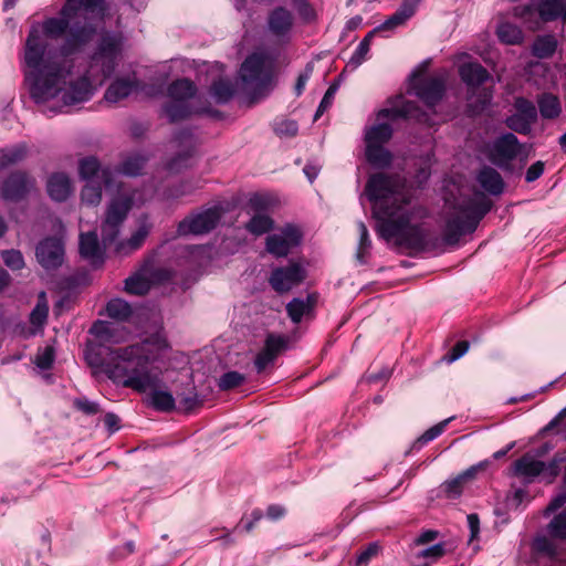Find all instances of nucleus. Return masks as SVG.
<instances>
[{
    "label": "nucleus",
    "instance_id": "nucleus-1",
    "mask_svg": "<svg viewBox=\"0 0 566 566\" xmlns=\"http://www.w3.org/2000/svg\"><path fill=\"white\" fill-rule=\"evenodd\" d=\"M104 0H67L61 17L49 18L42 29L46 38L64 41L54 54L45 51L36 36L27 40L24 60L30 96L43 104L63 92L62 104L50 107L62 113L66 106L88 101L95 85H102L116 70L123 51L120 32L102 30L87 18L88 12H102Z\"/></svg>",
    "mask_w": 566,
    "mask_h": 566
},
{
    "label": "nucleus",
    "instance_id": "nucleus-2",
    "mask_svg": "<svg viewBox=\"0 0 566 566\" xmlns=\"http://www.w3.org/2000/svg\"><path fill=\"white\" fill-rule=\"evenodd\" d=\"M366 193L373 203L376 230L382 239H396L399 245L415 251L429 248L427 230L420 226H410L411 220L424 218L427 210L420 206H411L410 198L397 179L381 172L375 174L366 184Z\"/></svg>",
    "mask_w": 566,
    "mask_h": 566
},
{
    "label": "nucleus",
    "instance_id": "nucleus-3",
    "mask_svg": "<svg viewBox=\"0 0 566 566\" xmlns=\"http://www.w3.org/2000/svg\"><path fill=\"white\" fill-rule=\"evenodd\" d=\"M87 365L94 374H105L113 382L146 392L157 384L158 373L150 365V350L146 344L112 348L104 344H91L84 350Z\"/></svg>",
    "mask_w": 566,
    "mask_h": 566
},
{
    "label": "nucleus",
    "instance_id": "nucleus-4",
    "mask_svg": "<svg viewBox=\"0 0 566 566\" xmlns=\"http://www.w3.org/2000/svg\"><path fill=\"white\" fill-rule=\"evenodd\" d=\"M490 202L481 197H467L457 201L453 212L447 217L442 240L447 245L458 244L465 233L475 231L480 221L490 211Z\"/></svg>",
    "mask_w": 566,
    "mask_h": 566
},
{
    "label": "nucleus",
    "instance_id": "nucleus-5",
    "mask_svg": "<svg viewBox=\"0 0 566 566\" xmlns=\"http://www.w3.org/2000/svg\"><path fill=\"white\" fill-rule=\"evenodd\" d=\"M420 1L421 0H403L394 14L366 34L353 53L346 67L352 70L357 69L366 60L375 34L380 31H392L396 28L403 25L416 13Z\"/></svg>",
    "mask_w": 566,
    "mask_h": 566
},
{
    "label": "nucleus",
    "instance_id": "nucleus-6",
    "mask_svg": "<svg viewBox=\"0 0 566 566\" xmlns=\"http://www.w3.org/2000/svg\"><path fill=\"white\" fill-rule=\"evenodd\" d=\"M239 76L253 97L262 96L272 85V63L264 54L252 53L241 64Z\"/></svg>",
    "mask_w": 566,
    "mask_h": 566
},
{
    "label": "nucleus",
    "instance_id": "nucleus-7",
    "mask_svg": "<svg viewBox=\"0 0 566 566\" xmlns=\"http://www.w3.org/2000/svg\"><path fill=\"white\" fill-rule=\"evenodd\" d=\"M562 12L563 0H530L526 4L514 8V15L532 31L558 20Z\"/></svg>",
    "mask_w": 566,
    "mask_h": 566
},
{
    "label": "nucleus",
    "instance_id": "nucleus-8",
    "mask_svg": "<svg viewBox=\"0 0 566 566\" xmlns=\"http://www.w3.org/2000/svg\"><path fill=\"white\" fill-rule=\"evenodd\" d=\"M229 211V208L219 202L210 208L203 209L197 213H191L178 223V235L206 234L212 231L219 223L222 216Z\"/></svg>",
    "mask_w": 566,
    "mask_h": 566
},
{
    "label": "nucleus",
    "instance_id": "nucleus-9",
    "mask_svg": "<svg viewBox=\"0 0 566 566\" xmlns=\"http://www.w3.org/2000/svg\"><path fill=\"white\" fill-rule=\"evenodd\" d=\"M514 112L504 119V125L510 133H516L523 136H530L533 126L538 120L536 105L528 98L516 96L513 102Z\"/></svg>",
    "mask_w": 566,
    "mask_h": 566
},
{
    "label": "nucleus",
    "instance_id": "nucleus-10",
    "mask_svg": "<svg viewBox=\"0 0 566 566\" xmlns=\"http://www.w3.org/2000/svg\"><path fill=\"white\" fill-rule=\"evenodd\" d=\"M132 206L133 200L128 196H118L111 201L101 228L102 242L105 248L113 244L117 239L120 226L132 209Z\"/></svg>",
    "mask_w": 566,
    "mask_h": 566
},
{
    "label": "nucleus",
    "instance_id": "nucleus-11",
    "mask_svg": "<svg viewBox=\"0 0 566 566\" xmlns=\"http://www.w3.org/2000/svg\"><path fill=\"white\" fill-rule=\"evenodd\" d=\"M295 17L286 7L277 6L268 12L265 30L277 44L285 45L292 41Z\"/></svg>",
    "mask_w": 566,
    "mask_h": 566
},
{
    "label": "nucleus",
    "instance_id": "nucleus-12",
    "mask_svg": "<svg viewBox=\"0 0 566 566\" xmlns=\"http://www.w3.org/2000/svg\"><path fill=\"white\" fill-rule=\"evenodd\" d=\"M169 279L168 270L154 268L151 262H146L137 273L126 279L125 291L133 295H145L151 284L166 282Z\"/></svg>",
    "mask_w": 566,
    "mask_h": 566
},
{
    "label": "nucleus",
    "instance_id": "nucleus-13",
    "mask_svg": "<svg viewBox=\"0 0 566 566\" xmlns=\"http://www.w3.org/2000/svg\"><path fill=\"white\" fill-rule=\"evenodd\" d=\"M522 144L513 133H504L497 136L489 149L490 161L499 168H507L518 156Z\"/></svg>",
    "mask_w": 566,
    "mask_h": 566
},
{
    "label": "nucleus",
    "instance_id": "nucleus-14",
    "mask_svg": "<svg viewBox=\"0 0 566 566\" xmlns=\"http://www.w3.org/2000/svg\"><path fill=\"white\" fill-rule=\"evenodd\" d=\"M377 117L378 119L385 118L391 122L397 119H413L420 124L431 125V116L429 113L422 111L416 102L405 99L401 96L396 98L391 107L380 109Z\"/></svg>",
    "mask_w": 566,
    "mask_h": 566
},
{
    "label": "nucleus",
    "instance_id": "nucleus-15",
    "mask_svg": "<svg viewBox=\"0 0 566 566\" xmlns=\"http://www.w3.org/2000/svg\"><path fill=\"white\" fill-rule=\"evenodd\" d=\"M306 279V270L298 262H290L286 266L272 270L269 284L279 294L291 291Z\"/></svg>",
    "mask_w": 566,
    "mask_h": 566
},
{
    "label": "nucleus",
    "instance_id": "nucleus-16",
    "mask_svg": "<svg viewBox=\"0 0 566 566\" xmlns=\"http://www.w3.org/2000/svg\"><path fill=\"white\" fill-rule=\"evenodd\" d=\"M302 232L293 224H286L279 233L266 237L265 249L275 258H285L289 253L300 245Z\"/></svg>",
    "mask_w": 566,
    "mask_h": 566
},
{
    "label": "nucleus",
    "instance_id": "nucleus-17",
    "mask_svg": "<svg viewBox=\"0 0 566 566\" xmlns=\"http://www.w3.org/2000/svg\"><path fill=\"white\" fill-rule=\"evenodd\" d=\"M35 186V179L28 172L15 170L11 172L1 186V197L7 201L23 200Z\"/></svg>",
    "mask_w": 566,
    "mask_h": 566
},
{
    "label": "nucleus",
    "instance_id": "nucleus-18",
    "mask_svg": "<svg viewBox=\"0 0 566 566\" xmlns=\"http://www.w3.org/2000/svg\"><path fill=\"white\" fill-rule=\"evenodd\" d=\"M38 262L45 270H55L64 261V244L61 239L48 237L39 242L35 249Z\"/></svg>",
    "mask_w": 566,
    "mask_h": 566
},
{
    "label": "nucleus",
    "instance_id": "nucleus-19",
    "mask_svg": "<svg viewBox=\"0 0 566 566\" xmlns=\"http://www.w3.org/2000/svg\"><path fill=\"white\" fill-rule=\"evenodd\" d=\"M549 450L548 444H544L537 454L526 452L513 462V474L524 480L525 483H532L545 470V462L537 459Z\"/></svg>",
    "mask_w": 566,
    "mask_h": 566
},
{
    "label": "nucleus",
    "instance_id": "nucleus-20",
    "mask_svg": "<svg viewBox=\"0 0 566 566\" xmlns=\"http://www.w3.org/2000/svg\"><path fill=\"white\" fill-rule=\"evenodd\" d=\"M176 142L181 148L168 163L170 172H180L193 164L195 139L190 129H182L176 135Z\"/></svg>",
    "mask_w": 566,
    "mask_h": 566
},
{
    "label": "nucleus",
    "instance_id": "nucleus-21",
    "mask_svg": "<svg viewBox=\"0 0 566 566\" xmlns=\"http://www.w3.org/2000/svg\"><path fill=\"white\" fill-rule=\"evenodd\" d=\"M413 90L429 108H433L444 95L446 83L442 77H421L415 81Z\"/></svg>",
    "mask_w": 566,
    "mask_h": 566
},
{
    "label": "nucleus",
    "instance_id": "nucleus-22",
    "mask_svg": "<svg viewBox=\"0 0 566 566\" xmlns=\"http://www.w3.org/2000/svg\"><path fill=\"white\" fill-rule=\"evenodd\" d=\"M80 176L86 182H103L105 189L114 187L115 171L109 167L102 168L95 157H86L80 161Z\"/></svg>",
    "mask_w": 566,
    "mask_h": 566
},
{
    "label": "nucleus",
    "instance_id": "nucleus-23",
    "mask_svg": "<svg viewBox=\"0 0 566 566\" xmlns=\"http://www.w3.org/2000/svg\"><path fill=\"white\" fill-rule=\"evenodd\" d=\"M286 348V340L283 336L269 334L264 347L258 353L254 359V367L259 374L263 373L270 365H273L277 356Z\"/></svg>",
    "mask_w": 566,
    "mask_h": 566
},
{
    "label": "nucleus",
    "instance_id": "nucleus-24",
    "mask_svg": "<svg viewBox=\"0 0 566 566\" xmlns=\"http://www.w3.org/2000/svg\"><path fill=\"white\" fill-rule=\"evenodd\" d=\"M164 112L171 123L185 119L192 114H207L212 117H219L220 112L213 109L210 104L201 107L191 108L186 101L171 99L164 106Z\"/></svg>",
    "mask_w": 566,
    "mask_h": 566
},
{
    "label": "nucleus",
    "instance_id": "nucleus-25",
    "mask_svg": "<svg viewBox=\"0 0 566 566\" xmlns=\"http://www.w3.org/2000/svg\"><path fill=\"white\" fill-rule=\"evenodd\" d=\"M139 85L135 76L118 77L107 87L104 98L109 103H117L128 97Z\"/></svg>",
    "mask_w": 566,
    "mask_h": 566
},
{
    "label": "nucleus",
    "instance_id": "nucleus-26",
    "mask_svg": "<svg viewBox=\"0 0 566 566\" xmlns=\"http://www.w3.org/2000/svg\"><path fill=\"white\" fill-rule=\"evenodd\" d=\"M459 75L468 86L473 88L479 87L490 77L488 70L479 62H468L460 65Z\"/></svg>",
    "mask_w": 566,
    "mask_h": 566
},
{
    "label": "nucleus",
    "instance_id": "nucleus-27",
    "mask_svg": "<svg viewBox=\"0 0 566 566\" xmlns=\"http://www.w3.org/2000/svg\"><path fill=\"white\" fill-rule=\"evenodd\" d=\"M80 253L82 258L90 260L93 264L103 262V252L96 232L81 233Z\"/></svg>",
    "mask_w": 566,
    "mask_h": 566
},
{
    "label": "nucleus",
    "instance_id": "nucleus-28",
    "mask_svg": "<svg viewBox=\"0 0 566 566\" xmlns=\"http://www.w3.org/2000/svg\"><path fill=\"white\" fill-rule=\"evenodd\" d=\"M317 303L315 293L308 294L306 298L294 297L286 304V313L293 323H300L304 315L313 311Z\"/></svg>",
    "mask_w": 566,
    "mask_h": 566
},
{
    "label": "nucleus",
    "instance_id": "nucleus-29",
    "mask_svg": "<svg viewBox=\"0 0 566 566\" xmlns=\"http://www.w3.org/2000/svg\"><path fill=\"white\" fill-rule=\"evenodd\" d=\"M161 382V378L158 375L157 384L148 387L150 405L158 411L170 412L176 407L175 398L169 391L160 389Z\"/></svg>",
    "mask_w": 566,
    "mask_h": 566
},
{
    "label": "nucleus",
    "instance_id": "nucleus-30",
    "mask_svg": "<svg viewBox=\"0 0 566 566\" xmlns=\"http://www.w3.org/2000/svg\"><path fill=\"white\" fill-rule=\"evenodd\" d=\"M481 187L491 195L497 196L503 192L504 181L494 168L484 166L476 177Z\"/></svg>",
    "mask_w": 566,
    "mask_h": 566
},
{
    "label": "nucleus",
    "instance_id": "nucleus-31",
    "mask_svg": "<svg viewBox=\"0 0 566 566\" xmlns=\"http://www.w3.org/2000/svg\"><path fill=\"white\" fill-rule=\"evenodd\" d=\"M46 188L51 199L59 202L65 201L71 193L70 178L62 172L53 174L48 180Z\"/></svg>",
    "mask_w": 566,
    "mask_h": 566
},
{
    "label": "nucleus",
    "instance_id": "nucleus-32",
    "mask_svg": "<svg viewBox=\"0 0 566 566\" xmlns=\"http://www.w3.org/2000/svg\"><path fill=\"white\" fill-rule=\"evenodd\" d=\"M536 103L538 106L537 113L539 112L544 119H556L562 114L560 101L553 93L544 92L538 94Z\"/></svg>",
    "mask_w": 566,
    "mask_h": 566
},
{
    "label": "nucleus",
    "instance_id": "nucleus-33",
    "mask_svg": "<svg viewBox=\"0 0 566 566\" xmlns=\"http://www.w3.org/2000/svg\"><path fill=\"white\" fill-rule=\"evenodd\" d=\"M557 48L558 41L554 34H542L534 39L531 52L533 56L546 60L555 54Z\"/></svg>",
    "mask_w": 566,
    "mask_h": 566
},
{
    "label": "nucleus",
    "instance_id": "nucleus-34",
    "mask_svg": "<svg viewBox=\"0 0 566 566\" xmlns=\"http://www.w3.org/2000/svg\"><path fill=\"white\" fill-rule=\"evenodd\" d=\"M28 150V145L25 143H19L11 147L2 148L0 150V169L24 160L27 158Z\"/></svg>",
    "mask_w": 566,
    "mask_h": 566
},
{
    "label": "nucleus",
    "instance_id": "nucleus-35",
    "mask_svg": "<svg viewBox=\"0 0 566 566\" xmlns=\"http://www.w3.org/2000/svg\"><path fill=\"white\" fill-rule=\"evenodd\" d=\"M534 552L547 556L551 560L549 566H566L565 560L557 558V549L555 543L546 536H537L533 542Z\"/></svg>",
    "mask_w": 566,
    "mask_h": 566
},
{
    "label": "nucleus",
    "instance_id": "nucleus-36",
    "mask_svg": "<svg viewBox=\"0 0 566 566\" xmlns=\"http://www.w3.org/2000/svg\"><path fill=\"white\" fill-rule=\"evenodd\" d=\"M197 87L188 78H178L168 86V95L171 99L186 101L193 97Z\"/></svg>",
    "mask_w": 566,
    "mask_h": 566
},
{
    "label": "nucleus",
    "instance_id": "nucleus-37",
    "mask_svg": "<svg viewBox=\"0 0 566 566\" xmlns=\"http://www.w3.org/2000/svg\"><path fill=\"white\" fill-rule=\"evenodd\" d=\"M392 136V128L387 123H381L369 127L365 134L366 145L382 146L390 140Z\"/></svg>",
    "mask_w": 566,
    "mask_h": 566
},
{
    "label": "nucleus",
    "instance_id": "nucleus-38",
    "mask_svg": "<svg viewBox=\"0 0 566 566\" xmlns=\"http://www.w3.org/2000/svg\"><path fill=\"white\" fill-rule=\"evenodd\" d=\"M366 158L370 165L377 168L389 167L392 161L390 151L379 145H366Z\"/></svg>",
    "mask_w": 566,
    "mask_h": 566
},
{
    "label": "nucleus",
    "instance_id": "nucleus-39",
    "mask_svg": "<svg viewBox=\"0 0 566 566\" xmlns=\"http://www.w3.org/2000/svg\"><path fill=\"white\" fill-rule=\"evenodd\" d=\"M209 92L218 104H226L232 98L234 87L231 81L219 78L211 84Z\"/></svg>",
    "mask_w": 566,
    "mask_h": 566
},
{
    "label": "nucleus",
    "instance_id": "nucleus-40",
    "mask_svg": "<svg viewBox=\"0 0 566 566\" xmlns=\"http://www.w3.org/2000/svg\"><path fill=\"white\" fill-rule=\"evenodd\" d=\"M149 233V227L142 224L126 242H119L116 247V251L119 253H129L138 250Z\"/></svg>",
    "mask_w": 566,
    "mask_h": 566
},
{
    "label": "nucleus",
    "instance_id": "nucleus-41",
    "mask_svg": "<svg viewBox=\"0 0 566 566\" xmlns=\"http://www.w3.org/2000/svg\"><path fill=\"white\" fill-rule=\"evenodd\" d=\"M90 333L95 336V340H88L86 346L91 344H104L107 345L112 342L114 336V327L108 322L97 321L90 328ZM87 347H85L86 349Z\"/></svg>",
    "mask_w": 566,
    "mask_h": 566
},
{
    "label": "nucleus",
    "instance_id": "nucleus-42",
    "mask_svg": "<svg viewBox=\"0 0 566 566\" xmlns=\"http://www.w3.org/2000/svg\"><path fill=\"white\" fill-rule=\"evenodd\" d=\"M106 314L116 321H128L133 314L132 306L122 298H113L106 305Z\"/></svg>",
    "mask_w": 566,
    "mask_h": 566
},
{
    "label": "nucleus",
    "instance_id": "nucleus-43",
    "mask_svg": "<svg viewBox=\"0 0 566 566\" xmlns=\"http://www.w3.org/2000/svg\"><path fill=\"white\" fill-rule=\"evenodd\" d=\"M147 161V158L139 155L133 154L127 156L119 165L118 172L126 176H138Z\"/></svg>",
    "mask_w": 566,
    "mask_h": 566
},
{
    "label": "nucleus",
    "instance_id": "nucleus-44",
    "mask_svg": "<svg viewBox=\"0 0 566 566\" xmlns=\"http://www.w3.org/2000/svg\"><path fill=\"white\" fill-rule=\"evenodd\" d=\"M245 228L250 233L261 235L273 228V220L266 214L255 213L247 223Z\"/></svg>",
    "mask_w": 566,
    "mask_h": 566
},
{
    "label": "nucleus",
    "instance_id": "nucleus-45",
    "mask_svg": "<svg viewBox=\"0 0 566 566\" xmlns=\"http://www.w3.org/2000/svg\"><path fill=\"white\" fill-rule=\"evenodd\" d=\"M497 36L505 44H518L523 40L521 29L512 23H502L497 28Z\"/></svg>",
    "mask_w": 566,
    "mask_h": 566
},
{
    "label": "nucleus",
    "instance_id": "nucleus-46",
    "mask_svg": "<svg viewBox=\"0 0 566 566\" xmlns=\"http://www.w3.org/2000/svg\"><path fill=\"white\" fill-rule=\"evenodd\" d=\"M103 182H86L81 192L82 201L90 206H97L102 199Z\"/></svg>",
    "mask_w": 566,
    "mask_h": 566
},
{
    "label": "nucleus",
    "instance_id": "nucleus-47",
    "mask_svg": "<svg viewBox=\"0 0 566 566\" xmlns=\"http://www.w3.org/2000/svg\"><path fill=\"white\" fill-rule=\"evenodd\" d=\"M450 419L443 420L426 430L412 444L413 450H420L424 444L438 438L446 429Z\"/></svg>",
    "mask_w": 566,
    "mask_h": 566
},
{
    "label": "nucleus",
    "instance_id": "nucleus-48",
    "mask_svg": "<svg viewBox=\"0 0 566 566\" xmlns=\"http://www.w3.org/2000/svg\"><path fill=\"white\" fill-rule=\"evenodd\" d=\"M180 409L187 413L202 406V399L199 398L195 387L189 392L177 394Z\"/></svg>",
    "mask_w": 566,
    "mask_h": 566
},
{
    "label": "nucleus",
    "instance_id": "nucleus-49",
    "mask_svg": "<svg viewBox=\"0 0 566 566\" xmlns=\"http://www.w3.org/2000/svg\"><path fill=\"white\" fill-rule=\"evenodd\" d=\"M244 380V375L239 371H228L219 378L218 386L221 390H231L241 386Z\"/></svg>",
    "mask_w": 566,
    "mask_h": 566
},
{
    "label": "nucleus",
    "instance_id": "nucleus-50",
    "mask_svg": "<svg viewBox=\"0 0 566 566\" xmlns=\"http://www.w3.org/2000/svg\"><path fill=\"white\" fill-rule=\"evenodd\" d=\"M548 533L555 538H566V509L549 522Z\"/></svg>",
    "mask_w": 566,
    "mask_h": 566
},
{
    "label": "nucleus",
    "instance_id": "nucleus-51",
    "mask_svg": "<svg viewBox=\"0 0 566 566\" xmlns=\"http://www.w3.org/2000/svg\"><path fill=\"white\" fill-rule=\"evenodd\" d=\"M4 264L12 271L21 270L24 266V259L19 250H4L1 252Z\"/></svg>",
    "mask_w": 566,
    "mask_h": 566
},
{
    "label": "nucleus",
    "instance_id": "nucleus-52",
    "mask_svg": "<svg viewBox=\"0 0 566 566\" xmlns=\"http://www.w3.org/2000/svg\"><path fill=\"white\" fill-rule=\"evenodd\" d=\"M566 461V458L560 453H556L553 459L545 463V470L542 473L544 478L548 479V482H553L560 472V464Z\"/></svg>",
    "mask_w": 566,
    "mask_h": 566
},
{
    "label": "nucleus",
    "instance_id": "nucleus-53",
    "mask_svg": "<svg viewBox=\"0 0 566 566\" xmlns=\"http://www.w3.org/2000/svg\"><path fill=\"white\" fill-rule=\"evenodd\" d=\"M467 482L461 479L460 475L457 478L446 481L441 488L443 492L446 493L447 497L449 499H455L462 494L463 486Z\"/></svg>",
    "mask_w": 566,
    "mask_h": 566
},
{
    "label": "nucleus",
    "instance_id": "nucleus-54",
    "mask_svg": "<svg viewBox=\"0 0 566 566\" xmlns=\"http://www.w3.org/2000/svg\"><path fill=\"white\" fill-rule=\"evenodd\" d=\"M380 545L378 543H370L363 549L356 557L355 566H367L369 562L378 556Z\"/></svg>",
    "mask_w": 566,
    "mask_h": 566
},
{
    "label": "nucleus",
    "instance_id": "nucleus-55",
    "mask_svg": "<svg viewBox=\"0 0 566 566\" xmlns=\"http://www.w3.org/2000/svg\"><path fill=\"white\" fill-rule=\"evenodd\" d=\"M54 358V348L46 346L42 352L38 353L34 363L40 369L48 370L53 366Z\"/></svg>",
    "mask_w": 566,
    "mask_h": 566
},
{
    "label": "nucleus",
    "instance_id": "nucleus-56",
    "mask_svg": "<svg viewBox=\"0 0 566 566\" xmlns=\"http://www.w3.org/2000/svg\"><path fill=\"white\" fill-rule=\"evenodd\" d=\"M274 132L279 136L293 137L298 132V125L292 119H282L274 125Z\"/></svg>",
    "mask_w": 566,
    "mask_h": 566
},
{
    "label": "nucleus",
    "instance_id": "nucleus-57",
    "mask_svg": "<svg viewBox=\"0 0 566 566\" xmlns=\"http://www.w3.org/2000/svg\"><path fill=\"white\" fill-rule=\"evenodd\" d=\"M338 88V84L337 83H333L328 88L327 91L325 92L317 109H316V113H315V117L314 119L316 120L321 115L324 114V112L331 107L332 103H333V99H334V95L336 93Z\"/></svg>",
    "mask_w": 566,
    "mask_h": 566
},
{
    "label": "nucleus",
    "instance_id": "nucleus-58",
    "mask_svg": "<svg viewBox=\"0 0 566 566\" xmlns=\"http://www.w3.org/2000/svg\"><path fill=\"white\" fill-rule=\"evenodd\" d=\"M293 7L305 23L313 22L316 19L315 10L307 0L300 1Z\"/></svg>",
    "mask_w": 566,
    "mask_h": 566
},
{
    "label": "nucleus",
    "instance_id": "nucleus-59",
    "mask_svg": "<svg viewBox=\"0 0 566 566\" xmlns=\"http://www.w3.org/2000/svg\"><path fill=\"white\" fill-rule=\"evenodd\" d=\"M447 553L446 551V546L444 544H436L431 547H428L423 551H421L419 554H418V557L419 558H430L432 560H437L439 558H441L442 556H444Z\"/></svg>",
    "mask_w": 566,
    "mask_h": 566
},
{
    "label": "nucleus",
    "instance_id": "nucleus-60",
    "mask_svg": "<svg viewBox=\"0 0 566 566\" xmlns=\"http://www.w3.org/2000/svg\"><path fill=\"white\" fill-rule=\"evenodd\" d=\"M49 308L45 304H38L30 314V322L35 326H41L48 317Z\"/></svg>",
    "mask_w": 566,
    "mask_h": 566
},
{
    "label": "nucleus",
    "instance_id": "nucleus-61",
    "mask_svg": "<svg viewBox=\"0 0 566 566\" xmlns=\"http://www.w3.org/2000/svg\"><path fill=\"white\" fill-rule=\"evenodd\" d=\"M74 406L76 407V409L84 412L85 415L92 416V415H96L99 412L98 403L91 401L86 398L76 399L74 401Z\"/></svg>",
    "mask_w": 566,
    "mask_h": 566
},
{
    "label": "nucleus",
    "instance_id": "nucleus-62",
    "mask_svg": "<svg viewBox=\"0 0 566 566\" xmlns=\"http://www.w3.org/2000/svg\"><path fill=\"white\" fill-rule=\"evenodd\" d=\"M470 344L468 340H459L447 355V360L452 363L462 357L469 349Z\"/></svg>",
    "mask_w": 566,
    "mask_h": 566
},
{
    "label": "nucleus",
    "instance_id": "nucleus-63",
    "mask_svg": "<svg viewBox=\"0 0 566 566\" xmlns=\"http://www.w3.org/2000/svg\"><path fill=\"white\" fill-rule=\"evenodd\" d=\"M249 206L256 212L261 213L270 206V199L263 195H254L249 200Z\"/></svg>",
    "mask_w": 566,
    "mask_h": 566
},
{
    "label": "nucleus",
    "instance_id": "nucleus-64",
    "mask_svg": "<svg viewBox=\"0 0 566 566\" xmlns=\"http://www.w3.org/2000/svg\"><path fill=\"white\" fill-rule=\"evenodd\" d=\"M544 172V163L538 160L532 164L525 174V180L527 182H533L538 179Z\"/></svg>",
    "mask_w": 566,
    "mask_h": 566
}]
</instances>
